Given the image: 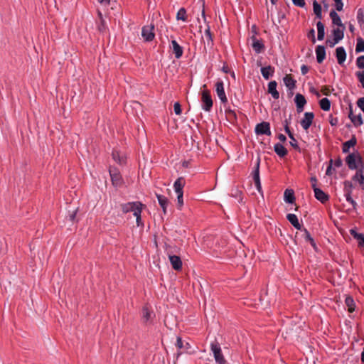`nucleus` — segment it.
Returning <instances> with one entry per match:
<instances>
[{
	"instance_id": "nucleus-25",
	"label": "nucleus",
	"mask_w": 364,
	"mask_h": 364,
	"mask_svg": "<svg viewBox=\"0 0 364 364\" xmlns=\"http://www.w3.org/2000/svg\"><path fill=\"white\" fill-rule=\"evenodd\" d=\"M344 30H345V26H338V28H334L333 30L332 33H333V38L335 39V41H337L338 42H339L340 41H341L343 38Z\"/></svg>"
},
{
	"instance_id": "nucleus-50",
	"label": "nucleus",
	"mask_w": 364,
	"mask_h": 364,
	"mask_svg": "<svg viewBox=\"0 0 364 364\" xmlns=\"http://www.w3.org/2000/svg\"><path fill=\"white\" fill-rule=\"evenodd\" d=\"M173 109H174V112L176 115H180L181 114V105L178 102H176L174 103V105H173Z\"/></svg>"
},
{
	"instance_id": "nucleus-4",
	"label": "nucleus",
	"mask_w": 364,
	"mask_h": 364,
	"mask_svg": "<svg viewBox=\"0 0 364 364\" xmlns=\"http://www.w3.org/2000/svg\"><path fill=\"white\" fill-rule=\"evenodd\" d=\"M357 161L362 164V158L359 155V154H350L346 158V162L350 170H355L358 168V166L357 164ZM363 165H361V167Z\"/></svg>"
},
{
	"instance_id": "nucleus-27",
	"label": "nucleus",
	"mask_w": 364,
	"mask_h": 364,
	"mask_svg": "<svg viewBox=\"0 0 364 364\" xmlns=\"http://www.w3.org/2000/svg\"><path fill=\"white\" fill-rule=\"evenodd\" d=\"M274 150L275 153L279 156V157H284L288 151L287 149L280 143H277L274 146Z\"/></svg>"
},
{
	"instance_id": "nucleus-40",
	"label": "nucleus",
	"mask_w": 364,
	"mask_h": 364,
	"mask_svg": "<svg viewBox=\"0 0 364 364\" xmlns=\"http://www.w3.org/2000/svg\"><path fill=\"white\" fill-rule=\"evenodd\" d=\"M345 304L348 309L349 312H353L355 311V301L351 296H346L345 299Z\"/></svg>"
},
{
	"instance_id": "nucleus-19",
	"label": "nucleus",
	"mask_w": 364,
	"mask_h": 364,
	"mask_svg": "<svg viewBox=\"0 0 364 364\" xmlns=\"http://www.w3.org/2000/svg\"><path fill=\"white\" fill-rule=\"evenodd\" d=\"M172 50L174 53L175 58L179 59L183 53V48L178 43L176 40L171 41Z\"/></svg>"
},
{
	"instance_id": "nucleus-5",
	"label": "nucleus",
	"mask_w": 364,
	"mask_h": 364,
	"mask_svg": "<svg viewBox=\"0 0 364 364\" xmlns=\"http://www.w3.org/2000/svg\"><path fill=\"white\" fill-rule=\"evenodd\" d=\"M300 232H296L295 235V242H297V240L299 239V237H301V239H303L305 242H309L310 245L314 248L316 249V245L313 239V237L311 236L309 232L307 230L306 228H302L301 230H299Z\"/></svg>"
},
{
	"instance_id": "nucleus-20",
	"label": "nucleus",
	"mask_w": 364,
	"mask_h": 364,
	"mask_svg": "<svg viewBox=\"0 0 364 364\" xmlns=\"http://www.w3.org/2000/svg\"><path fill=\"white\" fill-rule=\"evenodd\" d=\"M336 56L338 64L342 65L346 59V52L343 47H338L336 49Z\"/></svg>"
},
{
	"instance_id": "nucleus-9",
	"label": "nucleus",
	"mask_w": 364,
	"mask_h": 364,
	"mask_svg": "<svg viewBox=\"0 0 364 364\" xmlns=\"http://www.w3.org/2000/svg\"><path fill=\"white\" fill-rule=\"evenodd\" d=\"M202 108L206 112H210L213 107V100L208 90L202 92Z\"/></svg>"
},
{
	"instance_id": "nucleus-43",
	"label": "nucleus",
	"mask_w": 364,
	"mask_h": 364,
	"mask_svg": "<svg viewBox=\"0 0 364 364\" xmlns=\"http://www.w3.org/2000/svg\"><path fill=\"white\" fill-rule=\"evenodd\" d=\"M143 208H141L140 209H137L136 211H134V215L136 217V223L137 226H143V223L141 220V212H142Z\"/></svg>"
},
{
	"instance_id": "nucleus-35",
	"label": "nucleus",
	"mask_w": 364,
	"mask_h": 364,
	"mask_svg": "<svg viewBox=\"0 0 364 364\" xmlns=\"http://www.w3.org/2000/svg\"><path fill=\"white\" fill-rule=\"evenodd\" d=\"M350 235L355 239L358 240L359 246L364 247V235L362 233H358L356 230L351 229L350 230Z\"/></svg>"
},
{
	"instance_id": "nucleus-46",
	"label": "nucleus",
	"mask_w": 364,
	"mask_h": 364,
	"mask_svg": "<svg viewBox=\"0 0 364 364\" xmlns=\"http://www.w3.org/2000/svg\"><path fill=\"white\" fill-rule=\"evenodd\" d=\"M346 200L347 202H348L351 205L352 208L354 210H357L358 204L353 199L351 194L348 193V195L345 196Z\"/></svg>"
},
{
	"instance_id": "nucleus-18",
	"label": "nucleus",
	"mask_w": 364,
	"mask_h": 364,
	"mask_svg": "<svg viewBox=\"0 0 364 364\" xmlns=\"http://www.w3.org/2000/svg\"><path fill=\"white\" fill-rule=\"evenodd\" d=\"M363 166L359 168L355 174L353 176L352 179L353 181L358 182L361 189L364 191V175L363 173Z\"/></svg>"
},
{
	"instance_id": "nucleus-15",
	"label": "nucleus",
	"mask_w": 364,
	"mask_h": 364,
	"mask_svg": "<svg viewBox=\"0 0 364 364\" xmlns=\"http://www.w3.org/2000/svg\"><path fill=\"white\" fill-rule=\"evenodd\" d=\"M294 102L296 106V110L299 113L303 112L304 107L306 104V100L304 96L300 93H297L294 98Z\"/></svg>"
},
{
	"instance_id": "nucleus-34",
	"label": "nucleus",
	"mask_w": 364,
	"mask_h": 364,
	"mask_svg": "<svg viewBox=\"0 0 364 364\" xmlns=\"http://www.w3.org/2000/svg\"><path fill=\"white\" fill-rule=\"evenodd\" d=\"M330 17L332 20V23L334 25H336L338 26H344V25L342 23L341 19L339 16V15L336 13V11L332 10L330 12Z\"/></svg>"
},
{
	"instance_id": "nucleus-41",
	"label": "nucleus",
	"mask_w": 364,
	"mask_h": 364,
	"mask_svg": "<svg viewBox=\"0 0 364 364\" xmlns=\"http://www.w3.org/2000/svg\"><path fill=\"white\" fill-rule=\"evenodd\" d=\"M176 19L181 20L184 22L188 21V16L186 14V10L184 8H181L176 14Z\"/></svg>"
},
{
	"instance_id": "nucleus-10",
	"label": "nucleus",
	"mask_w": 364,
	"mask_h": 364,
	"mask_svg": "<svg viewBox=\"0 0 364 364\" xmlns=\"http://www.w3.org/2000/svg\"><path fill=\"white\" fill-rule=\"evenodd\" d=\"M215 91L221 102L224 104L226 103L228 98L225 92L224 83L222 80H218L215 83Z\"/></svg>"
},
{
	"instance_id": "nucleus-42",
	"label": "nucleus",
	"mask_w": 364,
	"mask_h": 364,
	"mask_svg": "<svg viewBox=\"0 0 364 364\" xmlns=\"http://www.w3.org/2000/svg\"><path fill=\"white\" fill-rule=\"evenodd\" d=\"M343 185H344V188H343L344 196L348 195V193L352 194V190L353 188L352 182L350 181H345L343 183Z\"/></svg>"
},
{
	"instance_id": "nucleus-16",
	"label": "nucleus",
	"mask_w": 364,
	"mask_h": 364,
	"mask_svg": "<svg viewBox=\"0 0 364 364\" xmlns=\"http://www.w3.org/2000/svg\"><path fill=\"white\" fill-rule=\"evenodd\" d=\"M169 261L171 264L173 269L175 270H181L182 268V261L180 257L176 255H171L168 254Z\"/></svg>"
},
{
	"instance_id": "nucleus-52",
	"label": "nucleus",
	"mask_w": 364,
	"mask_h": 364,
	"mask_svg": "<svg viewBox=\"0 0 364 364\" xmlns=\"http://www.w3.org/2000/svg\"><path fill=\"white\" fill-rule=\"evenodd\" d=\"M307 36L309 38H311V41L313 43H316V38H315V31L314 28H311L308 34H307Z\"/></svg>"
},
{
	"instance_id": "nucleus-8",
	"label": "nucleus",
	"mask_w": 364,
	"mask_h": 364,
	"mask_svg": "<svg viewBox=\"0 0 364 364\" xmlns=\"http://www.w3.org/2000/svg\"><path fill=\"white\" fill-rule=\"evenodd\" d=\"M255 132L257 135L270 136L272 134L270 124L267 122L259 123L256 125Z\"/></svg>"
},
{
	"instance_id": "nucleus-54",
	"label": "nucleus",
	"mask_w": 364,
	"mask_h": 364,
	"mask_svg": "<svg viewBox=\"0 0 364 364\" xmlns=\"http://www.w3.org/2000/svg\"><path fill=\"white\" fill-rule=\"evenodd\" d=\"M293 4L299 7L303 8L305 6L304 0H292Z\"/></svg>"
},
{
	"instance_id": "nucleus-63",
	"label": "nucleus",
	"mask_w": 364,
	"mask_h": 364,
	"mask_svg": "<svg viewBox=\"0 0 364 364\" xmlns=\"http://www.w3.org/2000/svg\"><path fill=\"white\" fill-rule=\"evenodd\" d=\"M222 71L225 73H228L230 72L229 68L226 64H224L222 68Z\"/></svg>"
},
{
	"instance_id": "nucleus-38",
	"label": "nucleus",
	"mask_w": 364,
	"mask_h": 364,
	"mask_svg": "<svg viewBox=\"0 0 364 364\" xmlns=\"http://www.w3.org/2000/svg\"><path fill=\"white\" fill-rule=\"evenodd\" d=\"M319 105L321 109L323 111H329L331 108V101L327 97H324L319 101Z\"/></svg>"
},
{
	"instance_id": "nucleus-12",
	"label": "nucleus",
	"mask_w": 364,
	"mask_h": 364,
	"mask_svg": "<svg viewBox=\"0 0 364 364\" xmlns=\"http://www.w3.org/2000/svg\"><path fill=\"white\" fill-rule=\"evenodd\" d=\"M348 117L356 127L361 126L363 124L362 115L359 113L358 115H355L353 112V107L351 105H349V114Z\"/></svg>"
},
{
	"instance_id": "nucleus-24",
	"label": "nucleus",
	"mask_w": 364,
	"mask_h": 364,
	"mask_svg": "<svg viewBox=\"0 0 364 364\" xmlns=\"http://www.w3.org/2000/svg\"><path fill=\"white\" fill-rule=\"evenodd\" d=\"M288 221L297 230H301L302 225L299 223L297 216L293 213H289L287 215Z\"/></svg>"
},
{
	"instance_id": "nucleus-47",
	"label": "nucleus",
	"mask_w": 364,
	"mask_h": 364,
	"mask_svg": "<svg viewBox=\"0 0 364 364\" xmlns=\"http://www.w3.org/2000/svg\"><path fill=\"white\" fill-rule=\"evenodd\" d=\"M242 192L237 188H233L231 189L230 196L233 198H240Z\"/></svg>"
},
{
	"instance_id": "nucleus-44",
	"label": "nucleus",
	"mask_w": 364,
	"mask_h": 364,
	"mask_svg": "<svg viewBox=\"0 0 364 364\" xmlns=\"http://www.w3.org/2000/svg\"><path fill=\"white\" fill-rule=\"evenodd\" d=\"M364 51V40L361 37L357 38V44L355 47V52L360 53Z\"/></svg>"
},
{
	"instance_id": "nucleus-58",
	"label": "nucleus",
	"mask_w": 364,
	"mask_h": 364,
	"mask_svg": "<svg viewBox=\"0 0 364 364\" xmlns=\"http://www.w3.org/2000/svg\"><path fill=\"white\" fill-rule=\"evenodd\" d=\"M309 67L306 65H302L301 67V73L302 75H306L309 72Z\"/></svg>"
},
{
	"instance_id": "nucleus-64",
	"label": "nucleus",
	"mask_w": 364,
	"mask_h": 364,
	"mask_svg": "<svg viewBox=\"0 0 364 364\" xmlns=\"http://www.w3.org/2000/svg\"><path fill=\"white\" fill-rule=\"evenodd\" d=\"M311 92L313 93L314 95H315L317 97H320L321 95L319 93L318 91H317L316 89L314 88H311Z\"/></svg>"
},
{
	"instance_id": "nucleus-22",
	"label": "nucleus",
	"mask_w": 364,
	"mask_h": 364,
	"mask_svg": "<svg viewBox=\"0 0 364 364\" xmlns=\"http://www.w3.org/2000/svg\"><path fill=\"white\" fill-rule=\"evenodd\" d=\"M285 86L289 90H293L296 87V81L291 75H286L283 78Z\"/></svg>"
},
{
	"instance_id": "nucleus-7",
	"label": "nucleus",
	"mask_w": 364,
	"mask_h": 364,
	"mask_svg": "<svg viewBox=\"0 0 364 364\" xmlns=\"http://www.w3.org/2000/svg\"><path fill=\"white\" fill-rule=\"evenodd\" d=\"M154 31V25L153 23L142 27L141 36L143 37L145 41L150 42L154 40L155 37V33Z\"/></svg>"
},
{
	"instance_id": "nucleus-26",
	"label": "nucleus",
	"mask_w": 364,
	"mask_h": 364,
	"mask_svg": "<svg viewBox=\"0 0 364 364\" xmlns=\"http://www.w3.org/2000/svg\"><path fill=\"white\" fill-rule=\"evenodd\" d=\"M185 180L183 177H179L173 183L174 191L176 193H183V188L185 186Z\"/></svg>"
},
{
	"instance_id": "nucleus-39",
	"label": "nucleus",
	"mask_w": 364,
	"mask_h": 364,
	"mask_svg": "<svg viewBox=\"0 0 364 364\" xmlns=\"http://www.w3.org/2000/svg\"><path fill=\"white\" fill-rule=\"evenodd\" d=\"M151 318V312L149 308L145 306L142 309V320L144 323L149 321Z\"/></svg>"
},
{
	"instance_id": "nucleus-55",
	"label": "nucleus",
	"mask_w": 364,
	"mask_h": 364,
	"mask_svg": "<svg viewBox=\"0 0 364 364\" xmlns=\"http://www.w3.org/2000/svg\"><path fill=\"white\" fill-rule=\"evenodd\" d=\"M326 43L327 46H329L330 48H333V47H334V46L336 44L338 43V42L337 41H335L334 38H333V39H327L326 41Z\"/></svg>"
},
{
	"instance_id": "nucleus-30",
	"label": "nucleus",
	"mask_w": 364,
	"mask_h": 364,
	"mask_svg": "<svg viewBox=\"0 0 364 364\" xmlns=\"http://www.w3.org/2000/svg\"><path fill=\"white\" fill-rule=\"evenodd\" d=\"M356 139L355 136H353L350 140L346 141L343 144L342 151L343 153L349 152V149L350 147L354 146L356 144Z\"/></svg>"
},
{
	"instance_id": "nucleus-51",
	"label": "nucleus",
	"mask_w": 364,
	"mask_h": 364,
	"mask_svg": "<svg viewBox=\"0 0 364 364\" xmlns=\"http://www.w3.org/2000/svg\"><path fill=\"white\" fill-rule=\"evenodd\" d=\"M205 35L208 38V41L211 43V44H213V40L210 26H208V28L205 30Z\"/></svg>"
},
{
	"instance_id": "nucleus-59",
	"label": "nucleus",
	"mask_w": 364,
	"mask_h": 364,
	"mask_svg": "<svg viewBox=\"0 0 364 364\" xmlns=\"http://www.w3.org/2000/svg\"><path fill=\"white\" fill-rule=\"evenodd\" d=\"M333 163L334 164V166L337 168L341 167L343 164L342 160L340 158L335 160V161H333Z\"/></svg>"
},
{
	"instance_id": "nucleus-3",
	"label": "nucleus",
	"mask_w": 364,
	"mask_h": 364,
	"mask_svg": "<svg viewBox=\"0 0 364 364\" xmlns=\"http://www.w3.org/2000/svg\"><path fill=\"white\" fill-rule=\"evenodd\" d=\"M109 172L112 185L114 187H121L124 183V180L119 171L115 167H110Z\"/></svg>"
},
{
	"instance_id": "nucleus-23",
	"label": "nucleus",
	"mask_w": 364,
	"mask_h": 364,
	"mask_svg": "<svg viewBox=\"0 0 364 364\" xmlns=\"http://www.w3.org/2000/svg\"><path fill=\"white\" fill-rule=\"evenodd\" d=\"M274 73V68L268 65L261 68V74L265 80H269Z\"/></svg>"
},
{
	"instance_id": "nucleus-56",
	"label": "nucleus",
	"mask_w": 364,
	"mask_h": 364,
	"mask_svg": "<svg viewBox=\"0 0 364 364\" xmlns=\"http://www.w3.org/2000/svg\"><path fill=\"white\" fill-rule=\"evenodd\" d=\"M176 194H177L178 205L180 207H181L183 205V193H176Z\"/></svg>"
},
{
	"instance_id": "nucleus-31",
	"label": "nucleus",
	"mask_w": 364,
	"mask_h": 364,
	"mask_svg": "<svg viewBox=\"0 0 364 364\" xmlns=\"http://www.w3.org/2000/svg\"><path fill=\"white\" fill-rule=\"evenodd\" d=\"M317 28V38L318 41H323L325 37V26L324 24L321 21H318L316 23Z\"/></svg>"
},
{
	"instance_id": "nucleus-28",
	"label": "nucleus",
	"mask_w": 364,
	"mask_h": 364,
	"mask_svg": "<svg viewBox=\"0 0 364 364\" xmlns=\"http://www.w3.org/2000/svg\"><path fill=\"white\" fill-rule=\"evenodd\" d=\"M156 198H157V200H158V202H159L160 206L161 207V208L163 210L164 213L166 214V208H167L168 203L167 198L161 194H156Z\"/></svg>"
},
{
	"instance_id": "nucleus-13",
	"label": "nucleus",
	"mask_w": 364,
	"mask_h": 364,
	"mask_svg": "<svg viewBox=\"0 0 364 364\" xmlns=\"http://www.w3.org/2000/svg\"><path fill=\"white\" fill-rule=\"evenodd\" d=\"M314 118V114L313 112H305L304 118L301 121L302 128L305 130L309 129L313 122Z\"/></svg>"
},
{
	"instance_id": "nucleus-37",
	"label": "nucleus",
	"mask_w": 364,
	"mask_h": 364,
	"mask_svg": "<svg viewBox=\"0 0 364 364\" xmlns=\"http://www.w3.org/2000/svg\"><path fill=\"white\" fill-rule=\"evenodd\" d=\"M313 9L316 18H322V9L321 5L315 0L313 2Z\"/></svg>"
},
{
	"instance_id": "nucleus-6",
	"label": "nucleus",
	"mask_w": 364,
	"mask_h": 364,
	"mask_svg": "<svg viewBox=\"0 0 364 364\" xmlns=\"http://www.w3.org/2000/svg\"><path fill=\"white\" fill-rule=\"evenodd\" d=\"M144 207V204L139 201L128 202L127 203L121 204V208L123 213H127L129 212L136 211L137 209H140Z\"/></svg>"
},
{
	"instance_id": "nucleus-60",
	"label": "nucleus",
	"mask_w": 364,
	"mask_h": 364,
	"mask_svg": "<svg viewBox=\"0 0 364 364\" xmlns=\"http://www.w3.org/2000/svg\"><path fill=\"white\" fill-rule=\"evenodd\" d=\"M77 213V210H74L71 214L69 215V220L72 222H73L75 219Z\"/></svg>"
},
{
	"instance_id": "nucleus-29",
	"label": "nucleus",
	"mask_w": 364,
	"mask_h": 364,
	"mask_svg": "<svg viewBox=\"0 0 364 364\" xmlns=\"http://www.w3.org/2000/svg\"><path fill=\"white\" fill-rule=\"evenodd\" d=\"M284 201L287 203H293L295 201L294 191L286 189L284 193Z\"/></svg>"
},
{
	"instance_id": "nucleus-53",
	"label": "nucleus",
	"mask_w": 364,
	"mask_h": 364,
	"mask_svg": "<svg viewBox=\"0 0 364 364\" xmlns=\"http://www.w3.org/2000/svg\"><path fill=\"white\" fill-rule=\"evenodd\" d=\"M335 6H336V9L338 11H342L343 10V3L342 0L336 1H335Z\"/></svg>"
},
{
	"instance_id": "nucleus-45",
	"label": "nucleus",
	"mask_w": 364,
	"mask_h": 364,
	"mask_svg": "<svg viewBox=\"0 0 364 364\" xmlns=\"http://www.w3.org/2000/svg\"><path fill=\"white\" fill-rule=\"evenodd\" d=\"M357 19L360 26L364 25V11L363 9H359L358 10Z\"/></svg>"
},
{
	"instance_id": "nucleus-11",
	"label": "nucleus",
	"mask_w": 364,
	"mask_h": 364,
	"mask_svg": "<svg viewBox=\"0 0 364 364\" xmlns=\"http://www.w3.org/2000/svg\"><path fill=\"white\" fill-rule=\"evenodd\" d=\"M315 198L322 203H326L329 200V196L315 184H312Z\"/></svg>"
},
{
	"instance_id": "nucleus-49",
	"label": "nucleus",
	"mask_w": 364,
	"mask_h": 364,
	"mask_svg": "<svg viewBox=\"0 0 364 364\" xmlns=\"http://www.w3.org/2000/svg\"><path fill=\"white\" fill-rule=\"evenodd\" d=\"M356 65L359 68H364V55H361L357 58Z\"/></svg>"
},
{
	"instance_id": "nucleus-1",
	"label": "nucleus",
	"mask_w": 364,
	"mask_h": 364,
	"mask_svg": "<svg viewBox=\"0 0 364 364\" xmlns=\"http://www.w3.org/2000/svg\"><path fill=\"white\" fill-rule=\"evenodd\" d=\"M259 165H260V158L257 157L255 161V168L252 172V176L253 178V181L255 183V186L256 189L259 193H262V184L259 177Z\"/></svg>"
},
{
	"instance_id": "nucleus-48",
	"label": "nucleus",
	"mask_w": 364,
	"mask_h": 364,
	"mask_svg": "<svg viewBox=\"0 0 364 364\" xmlns=\"http://www.w3.org/2000/svg\"><path fill=\"white\" fill-rule=\"evenodd\" d=\"M355 75L359 82L361 83L362 87L364 88V71H358Z\"/></svg>"
},
{
	"instance_id": "nucleus-36",
	"label": "nucleus",
	"mask_w": 364,
	"mask_h": 364,
	"mask_svg": "<svg viewBox=\"0 0 364 364\" xmlns=\"http://www.w3.org/2000/svg\"><path fill=\"white\" fill-rule=\"evenodd\" d=\"M285 132L287 134V135L289 136V137L291 139V141L289 142L290 145L292 147H294V149H299L298 142H297L296 139H295L294 134L291 132L290 128L287 127L285 129Z\"/></svg>"
},
{
	"instance_id": "nucleus-32",
	"label": "nucleus",
	"mask_w": 364,
	"mask_h": 364,
	"mask_svg": "<svg viewBox=\"0 0 364 364\" xmlns=\"http://www.w3.org/2000/svg\"><path fill=\"white\" fill-rule=\"evenodd\" d=\"M176 346L178 349H184L186 352L190 353L189 350L191 348V346L189 343H183V341L181 337H177Z\"/></svg>"
},
{
	"instance_id": "nucleus-57",
	"label": "nucleus",
	"mask_w": 364,
	"mask_h": 364,
	"mask_svg": "<svg viewBox=\"0 0 364 364\" xmlns=\"http://www.w3.org/2000/svg\"><path fill=\"white\" fill-rule=\"evenodd\" d=\"M329 162H330V164L328 166L326 171V174L328 176H330L332 174V170H333L332 164H333V161L332 159H331Z\"/></svg>"
},
{
	"instance_id": "nucleus-14",
	"label": "nucleus",
	"mask_w": 364,
	"mask_h": 364,
	"mask_svg": "<svg viewBox=\"0 0 364 364\" xmlns=\"http://www.w3.org/2000/svg\"><path fill=\"white\" fill-rule=\"evenodd\" d=\"M252 47L257 54L261 53L264 50V45L262 40L257 39L255 36L251 37Z\"/></svg>"
},
{
	"instance_id": "nucleus-2",
	"label": "nucleus",
	"mask_w": 364,
	"mask_h": 364,
	"mask_svg": "<svg viewBox=\"0 0 364 364\" xmlns=\"http://www.w3.org/2000/svg\"><path fill=\"white\" fill-rule=\"evenodd\" d=\"M210 350L213 353L214 358L217 363H218V364H225V360L222 353L220 346L217 341L211 342Z\"/></svg>"
},
{
	"instance_id": "nucleus-33",
	"label": "nucleus",
	"mask_w": 364,
	"mask_h": 364,
	"mask_svg": "<svg viewBox=\"0 0 364 364\" xmlns=\"http://www.w3.org/2000/svg\"><path fill=\"white\" fill-rule=\"evenodd\" d=\"M112 155L113 160L115 161L119 164L122 165V164H125V162H126L125 156L124 155H121L118 151L114 150L112 151Z\"/></svg>"
},
{
	"instance_id": "nucleus-21",
	"label": "nucleus",
	"mask_w": 364,
	"mask_h": 364,
	"mask_svg": "<svg viewBox=\"0 0 364 364\" xmlns=\"http://www.w3.org/2000/svg\"><path fill=\"white\" fill-rule=\"evenodd\" d=\"M316 60L321 63L326 58V48L323 46L319 45L316 48Z\"/></svg>"
},
{
	"instance_id": "nucleus-62",
	"label": "nucleus",
	"mask_w": 364,
	"mask_h": 364,
	"mask_svg": "<svg viewBox=\"0 0 364 364\" xmlns=\"http://www.w3.org/2000/svg\"><path fill=\"white\" fill-rule=\"evenodd\" d=\"M277 138L282 142H284L287 140V137L283 134H279Z\"/></svg>"
},
{
	"instance_id": "nucleus-61",
	"label": "nucleus",
	"mask_w": 364,
	"mask_h": 364,
	"mask_svg": "<svg viewBox=\"0 0 364 364\" xmlns=\"http://www.w3.org/2000/svg\"><path fill=\"white\" fill-rule=\"evenodd\" d=\"M200 1L201 2V6H202V16H203V18L205 20V9H204L205 0H200Z\"/></svg>"
},
{
	"instance_id": "nucleus-17",
	"label": "nucleus",
	"mask_w": 364,
	"mask_h": 364,
	"mask_svg": "<svg viewBox=\"0 0 364 364\" xmlns=\"http://www.w3.org/2000/svg\"><path fill=\"white\" fill-rule=\"evenodd\" d=\"M277 82L275 80L270 81L268 83V92L272 95L274 100L279 98V93L277 90Z\"/></svg>"
}]
</instances>
